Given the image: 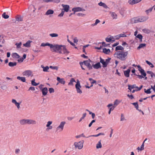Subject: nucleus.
I'll list each match as a JSON object with an SVG mask.
<instances>
[{"label":"nucleus","mask_w":155,"mask_h":155,"mask_svg":"<svg viewBox=\"0 0 155 155\" xmlns=\"http://www.w3.org/2000/svg\"><path fill=\"white\" fill-rule=\"evenodd\" d=\"M98 5L100 6H102L105 8H108L106 4H105L104 3H103L101 2L98 3Z\"/></svg>","instance_id":"nucleus-26"},{"label":"nucleus","mask_w":155,"mask_h":155,"mask_svg":"<svg viewBox=\"0 0 155 155\" xmlns=\"http://www.w3.org/2000/svg\"><path fill=\"white\" fill-rule=\"evenodd\" d=\"M20 123L22 125L27 124V119H22L20 120Z\"/></svg>","instance_id":"nucleus-21"},{"label":"nucleus","mask_w":155,"mask_h":155,"mask_svg":"<svg viewBox=\"0 0 155 155\" xmlns=\"http://www.w3.org/2000/svg\"><path fill=\"white\" fill-rule=\"evenodd\" d=\"M125 120V118L124 116V114H121L120 120L121 121H122Z\"/></svg>","instance_id":"nucleus-51"},{"label":"nucleus","mask_w":155,"mask_h":155,"mask_svg":"<svg viewBox=\"0 0 155 155\" xmlns=\"http://www.w3.org/2000/svg\"><path fill=\"white\" fill-rule=\"evenodd\" d=\"M28 90L34 91L35 90V87H29Z\"/></svg>","instance_id":"nucleus-63"},{"label":"nucleus","mask_w":155,"mask_h":155,"mask_svg":"<svg viewBox=\"0 0 155 155\" xmlns=\"http://www.w3.org/2000/svg\"><path fill=\"white\" fill-rule=\"evenodd\" d=\"M41 68H43V71H44V72H48V70L49 69V67L48 66H47L46 67H45L44 66L42 65L41 66Z\"/></svg>","instance_id":"nucleus-31"},{"label":"nucleus","mask_w":155,"mask_h":155,"mask_svg":"<svg viewBox=\"0 0 155 155\" xmlns=\"http://www.w3.org/2000/svg\"><path fill=\"white\" fill-rule=\"evenodd\" d=\"M104 135V133H99L98 134H96V135H90L89 137H97L100 135Z\"/></svg>","instance_id":"nucleus-28"},{"label":"nucleus","mask_w":155,"mask_h":155,"mask_svg":"<svg viewBox=\"0 0 155 155\" xmlns=\"http://www.w3.org/2000/svg\"><path fill=\"white\" fill-rule=\"evenodd\" d=\"M136 37L138 38L140 40V41L141 42L142 41V39L143 36L141 34H138L136 36Z\"/></svg>","instance_id":"nucleus-36"},{"label":"nucleus","mask_w":155,"mask_h":155,"mask_svg":"<svg viewBox=\"0 0 155 155\" xmlns=\"http://www.w3.org/2000/svg\"><path fill=\"white\" fill-rule=\"evenodd\" d=\"M153 8H154V6L153 7H151V8H149V9L146 10L145 12L147 14H148L149 13L151 12L152 10V9Z\"/></svg>","instance_id":"nucleus-35"},{"label":"nucleus","mask_w":155,"mask_h":155,"mask_svg":"<svg viewBox=\"0 0 155 155\" xmlns=\"http://www.w3.org/2000/svg\"><path fill=\"white\" fill-rule=\"evenodd\" d=\"M54 11L51 9L48 10L46 12L45 15H49L52 14L54 13Z\"/></svg>","instance_id":"nucleus-27"},{"label":"nucleus","mask_w":155,"mask_h":155,"mask_svg":"<svg viewBox=\"0 0 155 155\" xmlns=\"http://www.w3.org/2000/svg\"><path fill=\"white\" fill-rule=\"evenodd\" d=\"M101 140H100L97 143L96 145V148L97 149H99L101 148L102 147V146L101 143Z\"/></svg>","instance_id":"nucleus-30"},{"label":"nucleus","mask_w":155,"mask_h":155,"mask_svg":"<svg viewBox=\"0 0 155 155\" xmlns=\"http://www.w3.org/2000/svg\"><path fill=\"white\" fill-rule=\"evenodd\" d=\"M64 11H63V10H61V13L58 15V16L60 17H62L64 15Z\"/></svg>","instance_id":"nucleus-55"},{"label":"nucleus","mask_w":155,"mask_h":155,"mask_svg":"<svg viewBox=\"0 0 155 155\" xmlns=\"http://www.w3.org/2000/svg\"><path fill=\"white\" fill-rule=\"evenodd\" d=\"M42 92L43 96H45L47 94L48 92V89L47 87H44L42 90Z\"/></svg>","instance_id":"nucleus-17"},{"label":"nucleus","mask_w":155,"mask_h":155,"mask_svg":"<svg viewBox=\"0 0 155 155\" xmlns=\"http://www.w3.org/2000/svg\"><path fill=\"white\" fill-rule=\"evenodd\" d=\"M50 48L52 49L51 51L52 52H58L60 54L62 53L60 50L62 48L63 49L64 48L62 46V45H53L52 44H51V46Z\"/></svg>","instance_id":"nucleus-4"},{"label":"nucleus","mask_w":155,"mask_h":155,"mask_svg":"<svg viewBox=\"0 0 155 155\" xmlns=\"http://www.w3.org/2000/svg\"><path fill=\"white\" fill-rule=\"evenodd\" d=\"M120 101L117 100H116L114 102V106L115 107H116L119 103Z\"/></svg>","instance_id":"nucleus-34"},{"label":"nucleus","mask_w":155,"mask_h":155,"mask_svg":"<svg viewBox=\"0 0 155 155\" xmlns=\"http://www.w3.org/2000/svg\"><path fill=\"white\" fill-rule=\"evenodd\" d=\"M31 84L32 85L36 86L39 84V83H37L35 82V79H34L31 81Z\"/></svg>","instance_id":"nucleus-41"},{"label":"nucleus","mask_w":155,"mask_h":155,"mask_svg":"<svg viewBox=\"0 0 155 155\" xmlns=\"http://www.w3.org/2000/svg\"><path fill=\"white\" fill-rule=\"evenodd\" d=\"M132 104L135 106L137 110H138V105L137 104V103H132Z\"/></svg>","instance_id":"nucleus-45"},{"label":"nucleus","mask_w":155,"mask_h":155,"mask_svg":"<svg viewBox=\"0 0 155 155\" xmlns=\"http://www.w3.org/2000/svg\"><path fill=\"white\" fill-rule=\"evenodd\" d=\"M75 86L77 93L80 94H82V91L81 89V87L78 80H77V83L75 84Z\"/></svg>","instance_id":"nucleus-7"},{"label":"nucleus","mask_w":155,"mask_h":155,"mask_svg":"<svg viewBox=\"0 0 155 155\" xmlns=\"http://www.w3.org/2000/svg\"><path fill=\"white\" fill-rule=\"evenodd\" d=\"M110 39L111 40L112 42H114L115 41V38L112 36H110Z\"/></svg>","instance_id":"nucleus-64"},{"label":"nucleus","mask_w":155,"mask_h":155,"mask_svg":"<svg viewBox=\"0 0 155 155\" xmlns=\"http://www.w3.org/2000/svg\"><path fill=\"white\" fill-rule=\"evenodd\" d=\"M65 124L66 122L64 121L61 122L59 125L56 127V132H58L62 131L64 129V127Z\"/></svg>","instance_id":"nucleus-6"},{"label":"nucleus","mask_w":155,"mask_h":155,"mask_svg":"<svg viewBox=\"0 0 155 155\" xmlns=\"http://www.w3.org/2000/svg\"><path fill=\"white\" fill-rule=\"evenodd\" d=\"M61 6L63 8L62 9V10L64 11V12H68L70 8V6L69 5L62 4Z\"/></svg>","instance_id":"nucleus-12"},{"label":"nucleus","mask_w":155,"mask_h":155,"mask_svg":"<svg viewBox=\"0 0 155 155\" xmlns=\"http://www.w3.org/2000/svg\"><path fill=\"white\" fill-rule=\"evenodd\" d=\"M20 103H18V102L17 103H16V104H15V106L17 107L18 109H19L20 108Z\"/></svg>","instance_id":"nucleus-60"},{"label":"nucleus","mask_w":155,"mask_h":155,"mask_svg":"<svg viewBox=\"0 0 155 155\" xmlns=\"http://www.w3.org/2000/svg\"><path fill=\"white\" fill-rule=\"evenodd\" d=\"M36 123L35 120L32 119H27V124H35Z\"/></svg>","instance_id":"nucleus-16"},{"label":"nucleus","mask_w":155,"mask_h":155,"mask_svg":"<svg viewBox=\"0 0 155 155\" xmlns=\"http://www.w3.org/2000/svg\"><path fill=\"white\" fill-rule=\"evenodd\" d=\"M128 3L130 5H134L135 4L134 0H129L128 1Z\"/></svg>","instance_id":"nucleus-54"},{"label":"nucleus","mask_w":155,"mask_h":155,"mask_svg":"<svg viewBox=\"0 0 155 155\" xmlns=\"http://www.w3.org/2000/svg\"><path fill=\"white\" fill-rule=\"evenodd\" d=\"M57 80L59 83H61L63 85L65 83V81L64 78H61L59 77H57Z\"/></svg>","instance_id":"nucleus-13"},{"label":"nucleus","mask_w":155,"mask_h":155,"mask_svg":"<svg viewBox=\"0 0 155 155\" xmlns=\"http://www.w3.org/2000/svg\"><path fill=\"white\" fill-rule=\"evenodd\" d=\"M102 45L104 47H107L110 45L109 44H106L104 42H102Z\"/></svg>","instance_id":"nucleus-61"},{"label":"nucleus","mask_w":155,"mask_h":155,"mask_svg":"<svg viewBox=\"0 0 155 155\" xmlns=\"http://www.w3.org/2000/svg\"><path fill=\"white\" fill-rule=\"evenodd\" d=\"M62 46L63 47L64 49L63 48L60 50V51H61L62 53L61 54L63 53L65 54H68L69 52L67 51V50L66 48V47L64 45H62Z\"/></svg>","instance_id":"nucleus-15"},{"label":"nucleus","mask_w":155,"mask_h":155,"mask_svg":"<svg viewBox=\"0 0 155 155\" xmlns=\"http://www.w3.org/2000/svg\"><path fill=\"white\" fill-rule=\"evenodd\" d=\"M120 35L115 36V39L116 40L119 39L120 38Z\"/></svg>","instance_id":"nucleus-62"},{"label":"nucleus","mask_w":155,"mask_h":155,"mask_svg":"<svg viewBox=\"0 0 155 155\" xmlns=\"http://www.w3.org/2000/svg\"><path fill=\"white\" fill-rule=\"evenodd\" d=\"M146 62L151 67V68H153L154 67L153 65V64L151 63L150 61H146Z\"/></svg>","instance_id":"nucleus-46"},{"label":"nucleus","mask_w":155,"mask_h":155,"mask_svg":"<svg viewBox=\"0 0 155 155\" xmlns=\"http://www.w3.org/2000/svg\"><path fill=\"white\" fill-rule=\"evenodd\" d=\"M93 62L90 59H89L88 60L84 61L82 62H80L79 64L82 70H85V68L82 66V65L84 64L87 67L88 69L90 70L92 68V67L93 66L91 65V64H93Z\"/></svg>","instance_id":"nucleus-3"},{"label":"nucleus","mask_w":155,"mask_h":155,"mask_svg":"<svg viewBox=\"0 0 155 155\" xmlns=\"http://www.w3.org/2000/svg\"><path fill=\"white\" fill-rule=\"evenodd\" d=\"M100 62L102 64L103 67H106L107 66V62H106V61H104V60L102 59L101 58H100Z\"/></svg>","instance_id":"nucleus-20"},{"label":"nucleus","mask_w":155,"mask_h":155,"mask_svg":"<svg viewBox=\"0 0 155 155\" xmlns=\"http://www.w3.org/2000/svg\"><path fill=\"white\" fill-rule=\"evenodd\" d=\"M17 78L18 80H20L23 82H25L26 81V79L24 77L18 76Z\"/></svg>","instance_id":"nucleus-24"},{"label":"nucleus","mask_w":155,"mask_h":155,"mask_svg":"<svg viewBox=\"0 0 155 155\" xmlns=\"http://www.w3.org/2000/svg\"><path fill=\"white\" fill-rule=\"evenodd\" d=\"M60 0H52V2H54L55 3H59L60 2Z\"/></svg>","instance_id":"nucleus-59"},{"label":"nucleus","mask_w":155,"mask_h":155,"mask_svg":"<svg viewBox=\"0 0 155 155\" xmlns=\"http://www.w3.org/2000/svg\"><path fill=\"white\" fill-rule=\"evenodd\" d=\"M32 72L31 70H26L23 72L22 74L23 76H27L29 77L30 76L32 75Z\"/></svg>","instance_id":"nucleus-11"},{"label":"nucleus","mask_w":155,"mask_h":155,"mask_svg":"<svg viewBox=\"0 0 155 155\" xmlns=\"http://www.w3.org/2000/svg\"><path fill=\"white\" fill-rule=\"evenodd\" d=\"M17 64V63L16 62H10L8 63V65L10 67H14L16 66Z\"/></svg>","instance_id":"nucleus-33"},{"label":"nucleus","mask_w":155,"mask_h":155,"mask_svg":"<svg viewBox=\"0 0 155 155\" xmlns=\"http://www.w3.org/2000/svg\"><path fill=\"white\" fill-rule=\"evenodd\" d=\"M86 113H84L83 114V116L80 118V120L79 121V122H81V121L82 120H83L85 118V117L86 116Z\"/></svg>","instance_id":"nucleus-47"},{"label":"nucleus","mask_w":155,"mask_h":155,"mask_svg":"<svg viewBox=\"0 0 155 155\" xmlns=\"http://www.w3.org/2000/svg\"><path fill=\"white\" fill-rule=\"evenodd\" d=\"M49 68L52 69H55L56 70H58V66H50Z\"/></svg>","instance_id":"nucleus-48"},{"label":"nucleus","mask_w":155,"mask_h":155,"mask_svg":"<svg viewBox=\"0 0 155 155\" xmlns=\"http://www.w3.org/2000/svg\"><path fill=\"white\" fill-rule=\"evenodd\" d=\"M46 46H49L50 47V48L51 46V44H49L48 43H42L41 45V46L42 47H44Z\"/></svg>","instance_id":"nucleus-32"},{"label":"nucleus","mask_w":155,"mask_h":155,"mask_svg":"<svg viewBox=\"0 0 155 155\" xmlns=\"http://www.w3.org/2000/svg\"><path fill=\"white\" fill-rule=\"evenodd\" d=\"M76 82V81L74 78H71V79L70 82L68 83V85H70V86H73L74 85V84L73 83Z\"/></svg>","instance_id":"nucleus-25"},{"label":"nucleus","mask_w":155,"mask_h":155,"mask_svg":"<svg viewBox=\"0 0 155 155\" xmlns=\"http://www.w3.org/2000/svg\"><path fill=\"white\" fill-rule=\"evenodd\" d=\"M128 54V52L124 51H117L114 54V56L117 59H119L121 61H125L127 58Z\"/></svg>","instance_id":"nucleus-1"},{"label":"nucleus","mask_w":155,"mask_h":155,"mask_svg":"<svg viewBox=\"0 0 155 155\" xmlns=\"http://www.w3.org/2000/svg\"><path fill=\"white\" fill-rule=\"evenodd\" d=\"M100 22V21L98 19H97L96 20V21H95V23L94 24H93L92 25L93 26H95V25H96L98 23H99Z\"/></svg>","instance_id":"nucleus-50"},{"label":"nucleus","mask_w":155,"mask_h":155,"mask_svg":"<svg viewBox=\"0 0 155 155\" xmlns=\"http://www.w3.org/2000/svg\"><path fill=\"white\" fill-rule=\"evenodd\" d=\"M2 17L5 19L8 18L9 16L8 15H6V12H4L2 15Z\"/></svg>","instance_id":"nucleus-38"},{"label":"nucleus","mask_w":155,"mask_h":155,"mask_svg":"<svg viewBox=\"0 0 155 155\" xmlns=\"http://www.w3.org/2000/svg\"><path fill=\"white\" fill-rule=\"evenodd\" d=\"M52 123V121H49L47 122L46 126V127H47V130H50L52 129L53 127L52 126L50 125Z\"/></svg>","instance_id":"nucleus-14"},{"label":"nucleus","mask_w":155,"mask_h":155,"mask_svg":"<svg viewBox=\"0 0 155 155\" xmlns=\"http://www.w3.org/2000/svg\"><path fill=\"white\" fill-rule=\"evenodd\" d=\"M128 89H129L130 91L132 89L135 88H137V89L136 90L137 91H138L140 90L143 87V85H141L140 87H138L135 84H133L132 85H128Z\"/></svg>","instance_id":"nucleus-9"},{"label":"nucleus","mask_w":155,"mask_h":155,"mask_svg":"<svg viewBox=\"0 0 155 155\" xmlns=\"http://www.w3.org/2000/svg\"><path fill=\"white\" fill-rule=\"evenodd\" d=\"M49 35L51 37H57L58 35L56 33H51L49 34Z\"/></svg>","instance_id":"nucleus-42"},{"label":"nucleus","mask_w":155,"mask_h":155,"mask_svg":"<svg viewBox=\"0 0 155 155\" xmlns=\"http://www.w3.org/2000/svg\"><path fill=\"white\" fill-rule=\"evenodd\" d=\"M89 80L91 81V84H93L96 82V81L95 80H93L91 78H89Z\"/></svg>","instance_id":"nucleus-49"},{"label":"nucleus","mask_w":155,"mask_h":155,"mask_svg":"<svg viewBox=\"0 0 155 155\" xmlns=\"http://www.w3.org/2000/svg\"><path fill=\"white\" fill-rule=\"evenodd\" d=\"M92 66L94 68L96 69H99L101 67V64L100 62L97 63L95 64H92Z\"/></svg>","instance_id":"nucleus-18"},{"label":"nucleus","mask_w":155,"mask_h":155,"mask_svg":"<svg viewBox=\"0 0 155 155\" xmlns=\"http://www.w3.org/2000/svg\"><path fill=\"white\" fill-rule=\"evenodd\" d=\"M16 20L18 21H22L23 20L22 18L20 16H18L16 17Z\"/></svg>","instance_id":"nucleus-43"},{"label":"nucleus","mask_w":155,"mask_h":155,"mask_svg":"<svg viewBox=\"0 0 155 155\" xmlns=\"http://www.w3.org/2000/svg\"><path fill=\"white\" fill-rule=\"evenodd\" d=\"M148 19V18L145 16H140L134 18L130 20V23L132 24L136 23L139 22H143Z\"/></svg>","instance_id":"nucleus-2"},{"label":"nucleus","mask_w":155,"mask_h":155,"mask_svg":"<svg viewBox=\"0 0 155 155\" xmlns=\"http://www.w3.org/2000/svg\"><path fill=\"white\" fill-rule=\"evenodd\" d=\"M103 52L106 54H109L110 52V50L109 49H107L106 48L103 49Z\"/></svg>","instance_id":"nucleus-29"},{"label":"nucleus","mask_w":155,"mask_h":155,"mask_svg":"<svg viewBox=\"0 0 155 155\" xmlns=\"http://www.w3.org/2000/svg\"><path fill=\"white\" fill-rule=\"evenodd\" d=\"M32 42V41L30 40H28V41L25 43L23 45L24 46L29 48L31 46V43Z\"/></svg>","instance_id":"nucleus-19"},{"label":"nucleus","mask_w":155,"mask_h":155,"mask_svg":"<svg viewBox=\"0 0 155 155\" xmlns=\"http://www.w3.org/2000/svg\"><path fill=\"white\" fill-rule=\"evenodd\" d=\"M111 16L113 19H116L117 18V15L114 12H112L111 14Z\"/></svg>","instance_id":"nucleus-44"},{"label":"nucleus","mask_w":155,"mask_h":155,"mask_svg":"<svg viewBox=\"0 0 155 155\" xmlns=\"http://www.w3.org/2000/svg\"><path fill=\"white\" fill-rule=\"evenodd\" d=\"M84 143V140L80 141L78 142H75L74 143V145L75 149H78L79 150L81 149L83 147Z\"/></svg>","instance_id":"nucleus-5"},{"label":"nucleus","mask_w":155,"mask_h":155,"mask_svg":"<svg viewBox=\"0 0 155 155\" xmlns=\"http://www.w3.org/2000/svg\"><path fill=\"white\" fill-rule=\"evenodd\" d=\"M146 46L145 44H140L139 46L137 47V49H139L141 48H143Z\"/></svg>","instance_id":"nucleus-39"},{"label":"nucleus","mask_w":155,"mask_h":155,"mask_svg":"<svg viewBox=\"0 0 155 155\" xmlns=\"http://www.w3.org/2000/svg\"><path fill=\"white\" fill-rule=\"evenodd\" d=\"M105 40L107 42H112L111 40L110 39V38H108V37L107 38H106Z\"/></svg>","instance_id":"nucleus-57"},{"label":"nucleus","mask_w":155,"mask_h":155,"mask_svg":"<svg viewBox=\"0 0 155 155\" xmlns=\"http://www.w3.org/2000/svg\"><path fill=\"white\" fill-rule=\"evenodd\" d=\"M144 143H143L142 144L140 148V150L141 151L143 150L144 149Z\"/></svg>","instance_id":"nucleus-58"},{"label":"nucleus","mask_w":155,"mask_h":155,"mask_svg":"<svg viewBox=\"0 0 155 155\" xmlns=\"http://www.w3.org/2000/svg\"><path fill=\"white\" fill-rule=\"evenodd\" d=\"M130 72V70L128 69L126 71H124V74L125 76L126 77H129V73Z\"/></svg>","instance_id":"nucleus-22"},{"label":"nucleus","mask_w":155,"mask_h":155,"mask_svg":"<svg viewBox=\"0 0 155 155\" xmlns=\"http://www.w3.org/2000/svg\"><path fill=\"white\" fill-rule=\"evenodd\" d=\"M12 56L14 58H19L20 56L17 53H14L13 54Z\"/></svg>","instance_id":"nucleus-40"},{"label":"nucleus","mask_w":155,"mask_h":155,"mask_svg":"<svg viewBox=\"0 0 155 155\" xmlns=\"http://www.w3.org/2000/svg\"><path fill=\"white\" fill-rule=\"evenodd\" d=\"M144 92L147 94H149L151 93L150 89H148L147 90H146L145 89H144Z\"/></svg>","instance_id":"nucleus-52"},{"label":"nucleus","mask_w":155,"mask_h":155,"mask_svg":"<svg viewBox=\"0 0 155 155\" xmlns=\"http://www.w3.org/2000/svg\"><path fill=\"white\" fill-rule=\"evenodd\" d=\"M134 75H136V76H137L138 77V78L140 79H141L142 78H144V77H145L144 76H143L142 75H137L135 74H134Z\"/></svg>","instance_id":"nucleus-53"},{"label":"nucleus","mask_w":155,"mask_h":155,"mask_svg":"<svg viewBox=\"0 0 155 155\" xmlns=\"http://www.w3.org/2000/svg\"><path fill=\"white\" fill-rule=\"evenodd\" d=\"M72 11L74 12L73 14H74L75 12L80 11H84L85 10L80 7L74 8L72 9Z\"/></svg>","instance_id":"nucleus-10"},{"label":"nucleus","mask_w":155,"mask_h":155,"mask_svg":"<svg viewBox=\"0 0 155 155\" xmlns=\"http://www.w3.org/2000/svg\"><path fill=\"white\" fill-rule=\"evenodd\" d=\"M49 91L50 93H52L54 92V90L53 88H50L49 89Z\"/></svg>","instance_id":"nucleus-56"},{"label":"nucleus","mask_w":155,"mask_h":155,"mask_svg":"<svg viewBox=\"0 0 155 155\" xmlns=\"http://www.w3.org/2000/svg\"><path fill=\"white\" fill-rule=\"evenodd\" d=\"M124 48L120 45L117 46L115 48V51L120 50V51H123L124 50Z\"/></svg>","instance_id":"nucleus-23"},{"label":"nucleus","mask_w":155,"mask_h":155,"mask_svg":"<svg viewBox=\"0 0 155 155\" xmlns=\"http://www.w3.org/2000/svg\"><path fill=\"white\" fill-rule=\"evenodd\" d=\"M22 45V43L21 42H20L19 43H15V45L16 46V48L17 49H19L21 48V45Z\"/></svg>","instance_id":"nucleus-37"},{"label":"nucleus","mask_w":155,"mask_h":155,"mask_svg":"<svg viewBox=\"0 0 155 155\" xmlns=\"http://www.w3.org/2000/svg\"><path fill=\"white\" fill-rule=\"evenodd\" d=\"M132 66L135 67H137L138 68V69L139 71H140V72L141 75H142L144 77H146V73L145 72L144 70L143 69H142V68L141 67V66L140 65H136L135 64H133L132 65Z\"/></svg>","instance_id":"nucleus-8"}]
</instances>
